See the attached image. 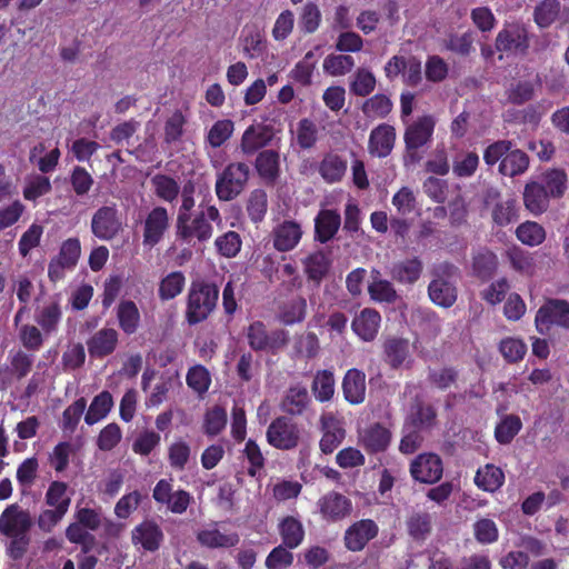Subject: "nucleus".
<instances>
[{
    "mask_svg": "<svg viewBox=\"0 0 569 569\" xmlns=\"http://www.w3.org/2000/svg\"><path fill=\"white\" fill-rule=\"evenodd\" d=\"M488 167L498 164V171L505 177L513 178L525 173L529 168L528 154L518 149L513 141L501 139L488 144L482 154Z\"/></svg>",
    "mask_w": 569,
    "mask_h": 569,
    "instance_id": "1",
    "label": "nucleus"
},
{
    "mask_svg": "<svg viewBox=\"0 0 569 569\" xmlns=\"http://www.w3.org/2000/svg\"><path fill=\"white\" fill-rule=\"evenodd\" d=\"M219 287L204 279L192 280L187 293L184 319L189 326L206 321L216 310Z\"/></svg>",
    "mask_w": 569,
    "mask_h": 569,
    "instance_id": "2",
    "label": "nucleus"
},
{
    "mask_svg": "<svg viewBox=\"0 0 569 569\" xmlns=\"http://www.w3.org/2000/svg\"><path fill=\"white\" fill-rule=\"evenodd\" d=\"M199 209L193 218L189 216L186 219L180 218L176 220V238L181 243L207 242L213 234L211 222H221L219 209L214 204H210L204 209L201 203Z\"/></svg>",
    "mask_w": 569,
    "mask_h": 569,
    "instance_id": "3",
    "label": "nucleus"
},
{
    "mask_svg": "<svg viewBox=\"0 0 569 569\" xmlns=\"http://www.w3.org/2000/svg\"><path fill=\"white\" fill-rule=\"evenodd\" d=\"M436 128L432 114H423L406 124L403 132L405 161L417 163L421 160L420 149L430 144Z\"/></svg>",
    "mask_w": 569,
    "mask_h": 569,
    "instance_id": "4",
    "label": "nucleus"
},
{
    "mask_svg": "<svg viewBox=\"0 0 569 569\" xmlns=\"http://www.w3.org/2000/svg\"><path fill=\"white\" fill-rule=\"evenodd\" d=\"M250 178V168L244 162H230L218 173L214 184L220 201H232L246 189Z\"/></svg>",
    "mask_w": 569,
    "mask_h": 569,
    "instance_id": "5",
    "label": "nucleus"
},
{
    "mask_svg": "<svg viewBox=\"0 0 569 569\" xmlns=\"http://www.w3.org/2000/svg\"><path fill=\"white\" fill-rule=\"evenodd\" d=\"M535 325L537 331L542 336L549 335L553 326L569 330V301L546 298L536 313Z\"/></svg>",
    "mask_w": 569,
    "mask_h": 569,
    "instance_id": "6",
    "label": "nucleus"
},
{
    "mask_svg": "<svg viewBox=\"0 0 569 569\" xmlns=\"http://www.w3.org/2000/svg\"><path fill=\"white\" fill-rule=\"evenodd\" d=\"M302 430L289 416H280L273 419L267 428V442L282 451L296 449L301 441Z\"/></svg>",
    "mask_w": 569,
    "mask_h": 569,
    "instance_id": "7",
    "label": "nucleus"
},
{
    "mask_svg": "<svg viewBox=\"0 0 569 569\" xmlns=\"http://www.w3.org/2000/svg\"><path fill=\"white\" fill-rule=\"evenodd\" d=\"M495 47L507 54H526L530 47L526 26L520 22L506 23L496 37Z\"/></svg>",
    "mask_w": 569,
    "mask_h": 569,
    "instance_id": "8",
    "label": "nucleus"
},
{
    "mask_svg": "<svg viewBox=\"0 0 569 569\" xmlns=\"http://www.w3.org/2000/svg\"><path fill=\"white\" fill-rule=\"evenodd\" d=\"M92 234L104 241L113 240L122 230V221L116 204L102 206L91 218Z\"/></svg>",
    "mask_w": 569,
    "mask_h": 569,
    "instance_id": "9",
    "label": "nucleus"
},
{
    "mask_svg": "<svg viewBox=\"0 0 569 569\" xmlns=\"http://www.w3.org/2000/svg\"><path fill=\"white\" fill-rule=\"evenodd\" d=\"M132 545L146 552H157L164 542L161 526L151 518L142 520L131 530Z\"/></svg>",
    "mask_w": 569,
    "mask_h": 569,
    "instance_id": "10",
    "label": "nucleus"
},
{
    "mask_svg": "<svg viewBox=\"0 0 569 569\" xmlns=\"http://www.w3.org/2000/svg\"><path fill=\"white\" fill-rule=\"evenodd\" d=\"M317 508L327 522H339L349 517L353 510L352 501L338 491H329L319 498Z\"/></svg>",
    "mask_w": 569,
    "mask_h": 569,
    "instance_id": "11",
    "label": "nucleus"
},
{
    "mask_svg": "<svg viewBox=\"0 0 569 569\" xmlns=\"http://www.w3.org/2000/svg\"><path fill=\"white\" fill-rule=\"evenodd\" d=\"M379 533V527L372 519L352 522L343 533V546L348 551L360 552Z\"/></svg>",
    "mask_w": 569,
    "mask_h": 569,
    "instance_id": "12",
    "label": "nucleus"
},
{
    "mask_svg": "<svg viewBox=\"0 0 569 569\" xmlns=\"http://www.w3.org/2000/svg\"><path fill=\"white\" fill-rule=\"evenodd\" d=\"M440 269L443 274H437L430 281L428 295L433 303L443 308H450L457 300V288L445 274L450 276L457 268L453 264L445 263Z\"/></svg>",
    "mask_w": 569,
    "mask_h": 569,
    "instance_id": "13",
    "label": "nucleus"
},
{
    "mask_svg": "<svg viewBox=\"0 0 569 569\" xmlns=\"http://www.w3.org/2000/svg\"><path fill=\"white\" fill-rule=\"evenodd\" d=\"M443 473L441 458L436 453H420L410 463L411 477L421 483H436Z\"/></svg>",
    "mask_w": 569,
    "mask_h": 569,
    "instance_id": "14",
    "label": "nucleus"
},
{
    "mask_svg": "<svg viewBox=\"0 0 569 569\" xmlns=\"http://www.w3.org/2000/svg\"><path fill=\"white\" fill-rule=\"evenodd\" d=\"M391 441V430L381 422H373L359 432V445L368 455L386 452Z\"/></svg>",
    "mask_w": 569,
    "mask_h": 569,
    "instance_id": "15",
    "label": "nucleus"
},
{
    "mask_svg": "<svg viewBox=\"0 0 569 569\" xmlns=\"http://www.w3.org/2000/svg\"><path fill=\"white\" fill-rule=\"evenodd\" d=\"M169 214L164 207L157 206L147 214L143 223V244L156 247L169 229Z\"/></svg>",
    "mask_w": 569,
    "mask_h": 569,
    "instance_id": "16",
    "label": "nucleus"
},
{
    "mask_svg": "<svg viewBox=\"0 0 569 569\" xmlns=\"http://www.w3.org/2000/svg\"><path fill=\"white\" fill-rule=\"evenodd\" d=\"M247 339L252 350L264 351L284 345L286 333L277 330L269 335L262 321H253L247 329Z\"/></svg>",
    "mask_w": 569,
    "mask_h": 569,
    "instance_id": "17",
    "label": "nucleus"
},
{
    "mask_svg": "<svg viewBox=\"0 0 569 569\" xmlns=\"http://www.w3.org/2000/svg\"><path fill=\"white\" fill-rule=\"evenodd\" d=\"M31 527L29 511L19 509L18 505L8 506L0 516V532L6 537L29 532Z\"/></svg>",
    "mask_w": 569,
    "mask_h": 569,
    "instance_id": "18",
    "label": "nucleus"
},
{
    "mask_svg": "<svg viewBox=\"0 0 569 569\" xmlns=\"http://www.w3.org/2000/svg\"><path fill=\"white\" fill-rule=\"evenodd\" d=\"M396 128L389 123H380L375 127L368 140V151L372 157L386 158L388 157L396 143Z\"/></svg>",
    "mask_w": 569,
    "mask_h": 569,
    "instance_id": "19",
    "label": "nucleus"
},
{
    "mask_svg": "<svg viewBox=\"0 0 569 569\" xmlns=\"http://www.w3.org/2000/svg\"><path fill=\"white\" fill-rule=\"evenodd\" d=\"M302 234L303 231L299 222L284 220L272 229L273 248L279 252L291 251L299 244Z\"/></svg>",
    "mask_w": 569,
    "mask_h": 569,
    "instance_id": "20",
    "label": "nucleus"
},
{
    "mask_svg": "<svg viewBox=\"0 0 569 569\" xmlns=\"http://www.w3.org/2000/svg\"><path fill=\"white\" fill-rule=\"evenodd\" d=\"M217 526L218 522H212L197 532L196 539L200 546L208 549H222L232 548L239 543L240 537L237 532L224 533Z\"/></svg>",
    "mask_w": 569,
    "mask_h": 569,
    "instance_id": "21",
    "label": "nucleus"
},
{
    "mask_svg": "<svg viewBox=\"0 0 569 569\" xmlns=\"http://www.w3.org/2000/svg\"><path fill=\"white\" fill-rule=\"evenodd\" d=\"M381 316L373 308L362 309L352 319L351 329L362 341H373L379 332Z\"/></svg>",
    "mask_w": 569,
    "mask_h": 569,
    "instance_id": "22",
    "label": "nucleus"
},
{
    "mask_svg": "<svg viewBox=\"0 0 569 569\" xmlns=\"http://www.w3.org/2000/svg\"><path fill=\"white\" fill-rule=\"evenodd\" d=\"M119 333L113 328H102L87 341L88 352L92 358L102 359L117 349Z\"/></svg>",
    "mask_w": 569,
    "mask_h": 569,
    "instance_id": "23",
    "label": "nucleus"
},
{
    "mask_svg": "<svg viewBox=\"0 0 569 569\" xmlns=\"http://www.w3.org/2000/svg\"><path fill=\"white\" fill-rule=\"evenodd\" d=\"M437 410L432 405L418 401L411 406L403 425L421 432L430 431L437 425Z\"/></svg>",
    "mask_w": 569,
    "mask_h": 569,
    "instance_id": "24",
    "label": "nucleus"
},
{
    "mask_svg": "<svg viewBox=\"0 0 569 569\" xmlns=\"http://www.w3.org/2000/svg\"><path fill=\"white\" fill-rule=\"evenodd\" d=\"M254 169L267 186H274L280 176V154L273 149L260 151L254 160Z\"/></svg>",
    "mask_w": 569,
    "mask_h": 569,
    "instance_id": "25",
    "label": "nucleus"
},
{
    "mask_svg": "<svg viewBox=\"0 0 569 569\" xmlns=\"http://www.w3.org/2000/svg\"><path fill=\"white\" fill-rule=\"evenodd\" d=\"M341 226V216L333 209H321L315 218V240L327 243L335 238Z\"/></svg>",
    "mask_w": 569,
    "mask_h": 569,
    "instance_id": "26",
    "label": "nucleus"
},
{
    "mask_svg": "<svg viewBox=\"0 0 569 569\" xmlns=\"http://www.w3.org/2000/svg\"><path fill=\"white\" fill-rule=\"evenodd\" d=\"M342 393L350 405H360L366 399V373L357 368L347 370L342 379Z\"/></svg>",
    "mask_w": 569,
    "mask_h": 569,
    "instance_id": "27",
    "label": "nucleus"
},
{
    "mask_svg": "<svg viewBox=\"0 0 569 569\" xmlns=\"http://www.w3.org/2000/svg\"><path fill=\"white\" fill-rule=\"evenodd\" d=\"M62 319V309L57 298H50L43 306L38 307L34 320L44 335H51L58 330Z\"/></svg>",
    "mask_w": 569,
    "mask_h": 569,
    "instance_id": "28",
    "label": "nucleus"
},
{
    "mask_svg": "<svg viewBox=\"0 0 569 569\" xmlns=\"http://www.w3.org/2000/svg\"><path fill=\"white\" fill-rule=\"evenodd\" d=\"M311 398L305 386L298 383L289 387L281 400V409L287 415L302 416L310 407Z\"/></svg>",
    "mask_w": 569,
    "mask_h": 569,
    "instance_id": "29",
    "label": "nucleus"
},
{
    "mask_svg": "<svg viewBox=\"0 0 569 569\" xmlns=\"http://www.w3.org/2000/svg\"><path fill=\"white\" fill-rule=\"evenodd\" d=\"M271 138L267 126L250 124L241 137L240 149L243 154L251 156L268 146Z\"/></svg>",
    "mask_w": 569,
    "mask_h": 569,
    "instance_id": "30",
    "label": "nucleus"
},
{
    "mask_svg": "<svg viewBox=\"0 0 569 569\" xmlns=\"http://www.w3.org/2000/svg\"><path fill=\"white\" fill-rule=\"evenodd\" d=\"M116 317L119 328L127 336L134 335L141 325L140 311L136 302L129 299L121 300L118 303Z\"/></svg>",
    "mask_w": 569,
    "mask_h": 569,
    "instance_id": "31",
    "label": "nucleus"
},
{
    "mask_svg": "<svg viewBox=\"0 0 569 569\" xmlns=\"http://www.w3.org/2000/svg\"><path fill=\"white\" fill-rule=\"evenodd\" d=\"M423 270L422 261L418 257L405 259L392 264L391 278L401 284L416 283Z\"/></svg>",
    "mask_w": 569,
    "mask_h": 569,
    "instance_id": "32",
    "label": "nucleus"
},
{
    "mask_svg": "<svg viewBox=\"0 0 569 569\" xmlns=\"http://www.w3.org/2000/svg\"><path fill=\"white\" fill-rule=\"evenodd\" d=\"M283 546L288 549L298 548L305 540L306 531L302 522L293 516H286L278 525Z\"/></svg>",
    "mask_w": 569,
    "mask_h": 569,
    "instance_id": "33",
    "label": "nucleus"
},
{
    "mask_svg": "<svg viewBox=\"0 0 569 569\" xmlns=\"http://www.w3.org/2000/svg\"><path fill=\"white\" fill-rule=\"evenodd\" d=\"M549 193L546 187L537 181L528 182L523 191V203L527 210L538 216L549 207Z\"/></svg>",
    "mask_w": 569,
    "mask_h": 569,
    "instance_id": "34",
    "label": "nucleus"
},
{
    "mask_svg": "<svg viewBox=\"0 0 569 569\" xmlns=\"http://www.w3.org/2000/svg\"><path fill=\"white\" fill-rule=\"evenodd\" d=\"M318 171L327 183L339 182L347 171V161L337 153H326L319 163Z\"/></svg>",
    "mask_w": 569,
    "mask_h": 569,
    "instance_id": "35",
    "label": "nucleus"
},
{
    "mask_svg": "<svg viewBox=\"0 0 569 569\" xmlns=\"http://www.w3.org/2000/svg\"><path fill=\"white\" fill-rule=\"evenodd\" d=\"M498 269L496 253L487 248L480 249L472 258L473 274L482 281L490 280Z\"/></svg>",
    "mask_w": 569,
    "mask_h": 569,
    "instance_id": "36",
    "label": "nucleus"
},
{
    "mask_svg": "<svg viewBox=\"0 0 569 569\" xmlns=\"http://www.w3.org/2000/svg\"><path fill=\"white\" fill-rule=\"evenodd\" d=\"M386 362L392 368H400L410 355L409 341L403 338H389L383 343Z\"/></svg>",
    "mask_w": 569,
    "mask_h": 569,
    "instance_id": "37",
    "label": "nucleus"
},
{
    "mask_svg": "<svg viewBox=\"0 0 569 569\" xmlns=\"http://www.w3.org/2000/svg\"><path fill=\"white\" fill-rule=\"evenodd\" d=\"M113 407L112 395L103 390L92 399L86 415L84 421L87 425L92 426L100 420L104 419Z\"/></svg>",
    "mask_w": 569,
    "mask_h": 569,
    "instance_id": "38",
    "label": "nucleus"
},
{
    "mask_svg": "<svg viewBox=\"0 0 569 569\" xmlns=\"http://www.w3.org/2000/svg\"><path fill=\"white\" fill-rule=\"evenodd\" d=\"M335 376L331 370H318L311 383V391L319 402H328L335 396Z\"/></svg>",
    "mask_w": 569,
    "mask_h": 569,
    "instance_id": "39",
    "label": "nucleus"
},
{
    "mask_svg": "<svg viewBox=\"0 0 569 569\" xmlns=\"http://www.w3.org/2000/svg\"><path fill=\"white\" fill-rule=\"evenodd\" d=\"M306 315L307 300L301 296L292 297L279 309V320L286 326L302 322Z\"/></svg>",
    "mask_w": 569,
    "mask_h": 569,
    "instance_id": "40",
    "label": "nucleus"
},
{
    "mask_svg": "<svg viewBox=\"0 0 569 569\" xmlns=\"http://www.w3.org/2000/svg\"><path fill=\"white\" fill-rule=\"evenodd\" d=\"M503 482V471L493 465H486L482 470L477 471L475 477L477 487L488 492L497 491L502 487Z\"/></svg>",
    "mask_w": 569,
    "mask_h": 569,
    "instance_id": "41",
    "label": "nucleus"
},
{
    "mask_svg": "<svg viewBox=\"0 0 569 569\" xmlns=\"http://www.w3.org/2000/svg\"><path fill=\"white\" fill-rule=\"evenodd\" d=\"M184 286L186 277L182 271H172L160 280L158 297L161 301L172 300L183 291Z\"/></svg>",
    "mask_w": 569,
    "mask_h": 569,
    "instance_id": "42",
    "label": "nucleus"
},
{
    "mask_svg": "<svg viewBox=\"0 0 569 569\" xmlns=\"http://www.w3.org/2000/svg\"><path fill=\"white\" fill-rule=\"evenodd\" d=\"M303 264L308 279L319 284L329 271L330 260L322 251H316L305 259Z\"/></svg>",
    "mask_w": 569,
    "mask_h": 569,
    "instance_id": "43",
    "label": "nucleus"
},
{
    "mask_svg": "<svg viewBox=\"0 0 569 569\" xmlns=\"http://www.w3.org/2000/svg\"><path fill=\"white\" fill-rule=\"evenodd\" d=\"M506 256L516 272L527 277H531L535 273L536 263L530 252L520 247H512L507 250Z\"/></svg>",
    "mask_w": 569,
    "mask_h": 569,
    "instance_id": "44",
    "label": "nucleus"
},
{
    "mask_svg": "<svg viewBox=\"0 0 569 569\" xmlns=\"http://www.w3.org/2000/svg\"><path fill=\"white\" fill-rule=\"evenodd\" d=\"M150 182L154 194L159 199L170 203L177 200L180 193V187L172 177L157 173L151 178Z\"/></svg>",
    "mask_w": 569,
    "mask_h": 569,
    "instance_id": "45",
    "label": "nucleus"
},
{
    "mask_svg": "<svg viewBox=\"0 0 569 569\" xmlns=\"http://www.w3.org/2000/svg\"><path fill=\"white\" fill-rule=\"evenodd\" d=\"M409 536L416 541H425L432 529V519L428 512H413L406 521Z\"/></svg>",
    "mask_w": 569,
    "mask_h": 569,
    "instance_id": "46",
    "label": "nucleus"
},
{
    "mask_svg": "<svg viewBox=\"0 0 569 569\" xmlns=\"http://www.w3.org/2000/svg\"><path fill=\"white\" fill-rule=\"evenodd\" d=\"M392 107L393 103L389 97L377 93L362 103L361 111L367 118L385 119L392 111Z\"/></svg>",
    "mask_w": 569,
    "mask_h": 569,
    "instance_id": "47",
    "label": "nucleus"
},
{
    "mask_svg": "<svg viewBox=\"0 0 569 569\" xmlns=\"http://www.w3.org/2000/svg\"><path fill=\"white\" fill-rule=\"evenodd\" d=\"M459 379V370L456 367L445 366L441 368H429L427 380L429 385L438 390H447Z\"/></svg>",
    "mask_w": 569,
    "mask_h": 569,
    "instance_id": "48",
    "label": "nucleus"
},
{
    "mask_svg": "<svg viewBox=\"0 0 569 569\" xmlns=\"http://www.w3.org/2000/svg\"><path fill=\"white\" fill-rule=\"evenodd\" d=\"M491 218L496 226L506 227L518 220L517 200L508 198L496 202L491 211Z\"/></svg>",
    "mask_w": 569,
    "mask_h": 569,
    "instance_id": "49",
    "label": "nucleus"
},
{
    "mask_svg": "<svg viewBox=\"0 0 569 569\" xmlns=\"http://www.w3.org/2000/svg\"><path fill=\"white\" fill-rule=\"evenodd\" d=\"M322 14L316 2H306L298 17V26L306 34L315 33L321 23Z\"/></svg>",
    "mask_w": 569,
    "mask_h": 569,
    "instance_id": "50",
    "label": "nucleus"
},
{
    "mask_svg": "<svg viewBox=\"0 0 569 569\" xmlns=\"http://www.w3.org/2000/svg\"><path fill=\"white\" fill-rule=\"evenodd\" d=\"M246 209L253 223L262 222L268 211L267 192L263 189H253L248 197Z\"/></svg>",
    "mask_w": 569,
    "mask_h": 569,
    "instance_id": "51",
    "label": "nucleus"
},
{
    "mask_svg": "<svg viewBox=\"0 0 569 569\" xmlns=\"http://www.w3.org/2000/svg\"><path fill=\"white\" fill-rule=\"evenodd\" d=\"M479 167V156L476 151H462L452 162V173L457 178L472 177Z\"/></svg>",
    "mask_w": 569,
    "mask_h": 569,
    "instance_id": "52",
    "label": "nucleus"
},
{
    "mask_svg": "<svg viewBox=\"0 0 569 569\" xmlns=\"http://www.w3.org/2000/svg\"><path fill=\"white\" fill-rule=\"evenodd\" d=\"M560 2L558 0H542L533 10V20L541 29L550 27L558 18L560 12Z\"/></svg>",
    "mask_w": 569,
    "mask_h": 569,
    "instance_id": "53",
    "label": "nucleus"
},
{
    "mask_svg": "<svg viewBox=\"0 0 569 569\" xmlns=\"http://www.w3.org/2000/svg\"><path fill=\"white\" fill-rule=\"evenodd\" d=\"M522 428L521 419L516 415H507L495 428V438L500 445L510 443Z\"/></svg>",
    "mask_w": 569,
    "mask_h": 569,
    "instance_id": "54",
    "label": "nucleus"
},
{
    "mask_svg": "<svg viewBox=\"0 0 569 569\" xmlns=\"http://www.w3.org/2000/svg\"><path fill=\"white\" fill-rule=\"evenodd\" d=\"M68 485L62 481H52L46 492V505L54 509H63L68 512L71 499L67 495Z\"/></svg>",
    "mask_w": 569,
    "mask_h": 569,
    "instance_id": "55",
    "label": "nucleus"
},
{
    "mask_svg": "<svg viewBox=\"0 0 569 569\" xmlns=\"http://www.w3.org/2000/svg\"><path fill=\"white\" fill-rule=\"evenodd\" d=\"M355 59L349 54H328L323 60V71L332 77L345 76L355 68Z\"/></svg>",
    "mask_w": 569,
    "mask_h": 569,
    "instance_id": "56",
    "label": "nucleus"
},
{
    "mask_svg": "<svg viewBox=\"0 0 569 569\" xmlns=\"http://www.w3.org/2000/svg\"><path fill=\"white\" fill-rule=\"evenodd\" d=\"M516 236L523 244L536 247L546 239V231L538 222L527 221L518 226Z\"/></svg>",
    "mask_w": 569,
    "mask_h": 569,
    "instance_id": "57",
    "label": "nucleus"
},
{
    "mask_svg": "<svg viewBox=\"0 0 569 569\" xmlns=\"http://www.w3.org/2000/svg\"><path fill=\"white\" fill-rule=\"evenodd\" d=\"M234 123L230 119L216 121L210 128L206 140L214 149L224 144L232 136Z\"/></svg>",
    "mask_w": 569,
    "mask_h": 569,
    "instance_id": "58",
    "label": "nucleus"
},
{
    "mask_svg": "<svg viewBox=\"0 0 569 569\" xmlns=\"http://www.w3.org/2000/svg\"><path fill=\"white\" fill-rule=\"evenodd\" d=\"M540 183L546 187L549 197L560 198L567 189V174L563 170L552 169L542 176Z\"/></svg>",
    "mask_w": 569,
    "mask_h": 569,
    "instance_id": "59",
    "label": "nucleus"
},
{
    "mask_svg": "<svg viewBox=\"0 0 569 569\" xmlns=\"http://www.w3.org/2000/svg\"><path fill=\"white\" fill-rule=\"evenodd\" d=\"M218 253L224 258H234L241 250L242 240L236 231H227L214 241Z\"/></svg>",
    "mask_w": 569,
    "mask_h": 569,
    "instance_id": "60",
    "label": "nucleus"
},
{
    "mask_svg": "<svg viewBox=\"0 0 569 569\" xmlns=\"http://www.w3.org/2000/svg\"><path fill=\"white\" fill-rule=\"evenodd\" d=\"M186 381L190 389L201 396L208 391L211 378L206 367L197 365L188 370Z\"/></svg>",
    "mask_w": 569,
    "mask_h": 569,
    "instance_id": "61",
    "label": "nucleus"
},
{
    "mask_svg": "<svg viewBox=\"0 0 569 569\" xmlns=\"http://www.w3.org/2000/svg\"><path fill=\"white\" fill-rule=\"evenodd\" d=\"M227 425V412L220 406H214L204 415L203 431L208 436L219 435Z\"/></svg>",
    "mask_w": 569,
    "mask_h": 569,
    "instance_id": "62",
    "label": "nucleus"
},
{
    "mask_svg": "<svg viewBox=\"0 0 569 569\" xmlns=\"http://www.w3.org/2000/svg\"><path fill=\"white\" fill-rule=\"evenodd\" d=\"M161 441L159 432L150 429L141 431L132 442V450L140 456H149Z\"/></svg>",
    "mask_w": 569,
    "mask_h": 569,
    "instance_id": "63",
    "label": "nucleus"
},
{
    "mask_svg": "<svg viewBox=\"0 0 569 569\" xmlns=\"http://www.w3.org/2000/svg\"><path fill=\"white\" fill-rule=\"evenodd\" d=\"M283 545L274 547L266 558L267 569H286L293 563V553Z\"/></svg>",
    "mask_w": 569,
    "mask_h": 569,
    "instance_id": "64",
    "label": "nucleus"
}]
</instances>
